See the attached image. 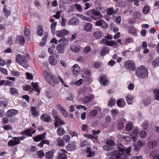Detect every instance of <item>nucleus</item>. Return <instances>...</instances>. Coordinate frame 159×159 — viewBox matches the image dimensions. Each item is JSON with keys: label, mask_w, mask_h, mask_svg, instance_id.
Segmentation results:
<instances>
[{"label": "nucleus", "mask_w": 159, "mask_h": 159, "mask_svg": "<svg viewBox=\"0 0 159 159\" xmlns=\"http://www.w3.org/2000/svg\"><path fill=\"white\" fill-rule=\"evenodd\" d=\"M102 149L103 150L106 151H109L110 150L113 149V148L111 146H109L107 144H106L102 147Z\"/></svg>", "instance_id": "5fc2aeb1"}, {"label": "nucleus", "mask_w": 159, "mask_h": 159, "mask_svg": "<svg viewBox=\"0 0 159 159\" xmlns=\"http://www.w3.org/2000/svg\"><path fill=\"white\" fill-rule=\"evenodd\" d=\"M55 59L53 56H50L49 58V61L50 64L55 65L56 64Z\"/></svg>", "instance_id": "a19ab883"}, {"label": "nucleus", "mask_w": 159, "mask_h": 159, "mask_svg": "<svg viewBox=\"0 0 159 159\" xmlns=\"http://www.w3.org/2000/svg\"><path fill=\"white\" fill-rule=\"evenodd\" d=\"M37 154L38 156L40 158L43 157L45 155L43 151L41 150L38 151L37 152Z\"/></svg>", "instance_id": "0e129e2a"}, {"label": "nucleus", "mask_w": 159, "mask_h": 159, "mask_svg": "<svg viewBox=\"0 0 159 159\" xmlns=\"http://www.w3.org/2000/svg\"><path fill=\"white\" fill-rule=\"evenodd\" d=\"M92 25L89 23H87L85 25L84 29V30L87 32L90 31L92 29Z\"/></svg>", "instance_id": "5701e85b"}, {"label": "nucleus", "mask_w": 159, "mask_h": 159, "mask_svg": "<svg viewBox=\"0 0 159 159\" xmlns=\"http://www.w3.org/2000/svg\"><path fill=\"white\" fill-rule=\"evenodd\" d=\"M57 107L64 116L65 117H67L68 116V114L66 111L64 110L63 107L61 104H58L57 105Z\"/></svg>", "instance_id": "4be33fe9"}, {"label": "nucleus", "mask_w": 159, "mask_h": 159, "mask_svg": "<svg viewBox=\"0 0 159 159\" xmlns=\"http://www.w3.org/2000/svg\"><path fill=\"white\" fill-rule=\"evenodd\" d=\"M35 132V131L32 129L29 130H26L24 131V134L27 135L28 136H31L32 134H34Z\"/></svg>", "instance_id": "f704fd0d"}, {"label": "nucleus", "mask_w": 159, "mask_h": 159, "mask_svg": "<svg viewBox=\"0 0 159 159\" xmlns=\"http://www.w3.org/2000/svg\"><path fill=\"white\" fill-rule=\"evenodd\" d=\"M135 74L139 78L146 79L148 76V70L143 65H141L138 67L135 70Z\"/></svg>", "instance_id": "f257e3e1"}, {"label": "nucleus", "mask_w": 159, "mask_h": 159, "mask_svg": "<svg viewBox=\"0 0 159 159\" xmlns=\"http://www.w3.org/2000/svg\"><path fill=\"white\" fill-rule=\"evenodd\" d=\"M52 113L55 119L54 125L56 128L65 124L63 120L60 118V117L57 115L56 111L54 110H53Z\"/></svg>", "instance_id": "423d86ee"}, {"label": "nucleus", "mask_w": 159, "mask_h": 159, "mask_svg": "<svg viewBox=\"0 0 159 159\" xmlns=\"http://www.w3.org/2000/svg\"><path fill=\"white\" fill-rule=\"evenodd\" d=\"M94 98V97L93 95H88L84 97L82 101L84 103H87L91 100H93Z\"/></svg>", "instance_id": "6ab92c4d"}, {"label": "nucleus", "mask_w": 159, "mask_h": 159, "mask_svg": "<svg viewBox=\"0 0 159 159\" xmlns=\"http://www.w3.org/2000/svg\"><path fill=\"white\" fill-rule=\"evenodd\" d=\"M63 139L66 143H68L70 139V136L69 135H65L63 136Z\"/></svg>", "instance_id": "680f3d73"}, {"label": "nucleus", "mask_w": 159, "mask_h": 159, "mask_svg": "<svg viewBox=\"0 0 159 159\" xmlns=\"http://www.w3.org/2000/svg\"><path fill=\"white\" fill-rule=\"evenodd\" d=\"M18 113V111L14 109L9 110L7 112V115L9 118H11L14 115L17 114Z\"/></svg>", "instance_id": "a211bd4d"}, {"label": "nucleus", "mask_w": 159, "mask_h": 159, "mask_svg": "<svg viewBox=\"0 0 159 159\" xmlns=\"http://www.w3.org/2000/svg\"><path fill=\"white\" fill-rule=\"evenodd\" d=\"M69 32L66 29H64L59 31H57L56 32V34L57 36L59 37H61L68 34Z\"/></svg>", "instance_id": "f8f14e48"}, {"label": "nucleus", "mask_w": 159, "mask_h": 159, "mask_svg": "<svg viewBox=\"0 0 159 159\" xmlns=\"http://www.w3.org/2000/svg\"><path fill=\"white\" fill-rule=\"evenodd\" d=\"M127 102L129 104H130L132 102L133 97L132 96L128 94L125 97Z\"/></svg>", "instance_id": "e433bc0d"}, {"label": "nucleus", "mask_w": 159, "mask_h": 159, "mask_svg": "<svg viewBox=\"0 0 159 159\" xmlns=\"http://www.w3.org/2000/svg\"><path fill=\"white\" fill-rule=\"evenodd\" d=\"M118 110L116 109H112L111 111V115L114 118L118 115Z\"/></svg>", "instance_id": "58836bf2"}, {"label": "nucleus", "mask_w": 159, "mask_h": 159, "mask_svg": "<svg viewBox=\"0 0 159 159\" xmlns=\"http://www.w3.org/2000/svg\"><path fill=\"white\" fill-rule=\"evenodd\" d=\"M57 81H59L58 83L60 82V81L61 84L65 87H68V86L67 85L65 84V82H64L63 80H62V79L59 76H58V77H57Z\"/></svg>", "instance_id": "09e8293b"}, {"label": "nucleus", "mask_w": 159, "mask_h": 159, "mask_svg": "<svg viewBox=\"0 0 159 159\" xmlns=\"http://www.w3.org/2000/svg\"><path fill=\"white\" fill-rule=\"evenodd\" d=\"M143 142L140 140L137 141V143H134V151L136 152H138L140 149L143 145Z\"/></svg>", "instance_id": "4468645a"}, {"label": "nucleus", "mask_w": 159, "mask_h": 159, "mask_svg": "<svg viewBox=\"0 0 159 159\" xmlns=\"http://www.w3.org/2000/svg\"><path fill=\"white\" fill-rule=\"evenodd\" d=\"M66 153L67 151L66 150H62L58 153V159H67Z\"/></svg>", "instance_id": "f3484780"}, {"label": "nucleus", "mask_w": 159, "mask_h": 159, "mask_svg": "<svg viewBox=\"0 0 159 159\" xmlns=\"http://www.w3.org/2000/svg\"><path fill=\"white\" fill-rule=\"evenodd\" d=\"M43 32V30L42 25H39L37 28V33L38 35L41 36Z\"/></svg>", "instance_id": "4c0bfd02"}, {"label": "nucleus", "mask_w": 159, "mask_h": 159, "mask_svg": "<svg viewBox=\"0 0 159 159\" xmlns=\"http://www.w3.org/2000/svg\"><path fill=\"white\" fill-rule=\"evenodd\" d=\"M106 144L109 146H111L113 148V146L114 145L115 143L112 139H109L107 140Z\"/></svg>", "instance_id": "a18cd8bd"}, {"label": "nucleus", "mask_w": 159, "mask_h": 159, "mask_svg": "<svg viewBox=\"0 0 159 159\" xmlns=\"http://www.w3.org/2000/svg\"><path fill=\"white\" fill-rule=\"evenodd\" d=\"M44 77L46 80L52 86H54L58 84L59 81H57V77L54 76L52 73L48 70H44L43 72Z\"/></svg>", "instance_id": "f03ea898"}, {"label": "nucleus", "mask_w": 159, "mask_h": 159, "mask_svg": "<svg viewBox=\"0 0 159 159\" xmlns=\"http://www.w3.org/2000/svg\"><path fill=\"white\" fill-rule=\"evenodd\" d=\"M31 85L34 90L38 92V94L39 95L40 92V90L39 88H38V83L37 82L35 83L32 82L31 83Z\"/></svg>", "instance_id": "473e14b6"}, {"label": "nucleus", "mask_w": 159, "mask_h": 159, "mask_svg": "<svg viewBox=\"0 0 159 159\" xmlns=\"http://www.w3.org/2000/svg\"><path fill=\"white\" fill-rule=\"evenodd\" d=\"M110 50L109 48L106 47H104L102 48L101 52V55L102 56H104L108 53L110 51Z\"/></svg>", "instance_id": "c85d7f7f"}, {"label": "nucleus", "mask_w": 159, "mask_h": 159, "mask_svg": "<svg viewBox=\"0 0 159 159\" xmlns=\"http://www.w3.org/2000/svg\"><path fill=\"white\" fill-rule=\"evenodd\" d=\"M152 66L154 67H157L159 66V58H157L152 62Z\"/></svg>", "instance_id": "3c124183"}, {"label": "nucleus", "mask_w": 159, "mask_h": 159, "mask_svg": "<svg viewBox=\"0 0 159 159\" xmlns=\"http://www.w3.org/2000/svg\"><path fill=\"white\" fill-rule=\"evenodd\" d=\"M88 12L91 13V14L95 16H99L100 18H102L103 17V15L101 14L100 11L97 10L93 9L88 11Z\"/></svg>", "instance_id": "dca6fc26"}, {"label": "nucleus", "mask_w": 159, "mask_h": 159, "mask_svg": "<svg viewBox=\"0 0 159 159\" xmlns=\"http://www.w3.org/2000/svg\"><path fill=\"white\" fill-rule=\"evenodd\" d=\"M132 129V125L131 123L128 124L126 127V129L128 131H131Z\"/></svg>", "instance_id": "338daca9"}, {"label": "nucleus", "mask_w": 159, "mask_h": 159, "mask_svg": "<svg viewBox=\"0 0 159 159\" xmlns=\"http://www.w3.org/2000/svg\"><path fill=\"white\" fill-rule=\"evenodd\" d=\"M116 102V101L115 98H111L108 101V105L110 107H112L113 106L115 105Z\"/></svg>", "instance_id": "2f4dec72"}, {"label": "nucleus", "mask_w": 159, "mask_h": 159, "mask_svg": "<svg viewBox=\"0 0 159 159\" xmlns=\"http://www.w3.org/2000/svg\"><path fill=\"white\" fill-rule=\"evenodd\" d=\"M133 16L135 20L139 19L141 17L140 12L137 11L133 13Z\"/></svg>", "instance_id": "ea45409f"}, {"label": "nucleus", "mask_w": 159, "mask_h": 159, "mask_svg": "<svg viewBox=\"0 0 159 159\" xmlns=\"http://www.w3.org/2000/svg\"><path fill=\"white\" fill-rule=\"evenodd\" d=\"M95 25L97 26H101L103 29H107L108 27V25L105 21L101 19L95 22Z\"/></svg>", "instance_id": "6e6552de"}, {"label": "nucleus", "mask_w": 159, "mask_h": 159, "mask_svg": "<svg viewBox=\"0 0 159 159\" xmlns=\"http://www.w3.org/2000/svg\"><path fill=\"white\" fill-rule=\"evenodd\" d=\"M139 135L140 137L142 138H144L146 136V133L144 131H141Z\"/></svg>", "instance_id": "774afa93"}, {"label": "nucleus", "mask_w": 159, "mask_h": 159, "mask_svg": "<svg viewBox=\"0 0 159 159\" xmlns=\"http://www.w3.org/2000/svg\"><path fill=\"white\" fill-rule=\"evenodd\" d=\"M149 7L148 6H145L143 9V13L144 14H147L149 12Z\"/></svg>", "instance_id": "bf43d9fd"}, {"label": "nucleus", "mask_w": 159, "mask_h": 159, "mask_svg": "<svg viewBox=\"0 0 159 159\" xmlns=\"http://www.w3.org/2000/svg\"><path fill=\"white\" fill-rule=\"evenodd\" d=\"M124 66L126 70L131 71H134L136 68L135 63L131 60L126 61L124 63Z\"/></svg>", "instance_id": "39448f33"}, {"label": "nucleus", "mask_w": 159, "mask_h": 159, "mask_svg": "<svg viewBox=\"0 0 159 159\" xmlns=\"http://www.w3.org/2000/svg\"><path fill=\"white\" fill-rule=\"evenodd\" d=\"M102 43L111 47H112L114 46H116L117 45V43L114 40L108 41L105 39L103 38L102 39Z\"/></svg>", "instance_id": "1a4fd4ad"}, {"label": "nucleus", "mask_w": 159, "mask_h": 159, "mask_svg": "<svg viewBox=\"0 0 159 159\" xmlns=\"http://www.w3.org/2000/svg\"><path fill=\"white\" fill-rule=\"evenodd\" d=\"M125 102L122 98L119 99L117 101V105L119 107H124L125 106Z\"/></svg>", "instance_id": "bb28decb"}, {"label": "nucleus", "mask_w": 159, "mask_h": 159, "mask_svg": "<svg viewBox=\"0 0 159 159\" xmlns=\"http://www.w3.org/2000/svg\"><path fill=\"white\" fill-rule=\"evenodd\" d=\"M57 81H59L58 83L60 82V81L61 84L65 87H68V86L67 85L65 84V82H64L63 80H62V79L59 76H58V77H57Z\"/></svg>", "instance_id": "de8ad7c7"}, {"label": "nucleus", "mask_w": 159, "mask_h": 159, "mask_svg": "<svg viewBox=\"0 0 159 159\" xmlns=\"http://www.w3.org/2000/svg\"><path fill=\"white\" fill-rule=\"evenodd\" d=\"M55 48V45L54 44L52 45L51 47L49 48H48V52H49V53L50 54H52V53L53 52V50Z\"/></svg>", "instance_id": "69168bd1"}, {"label": "nucleus", "mask_w": 159, "mask_h": 159, "mask_svg": "<svg viewBox=\"0 0 159 159\" xmlns=\"http://www.w3.org/2000/svg\"><path fill=\"white\" fill-rule=\"evenodd\" d=\"M40 119L43 122H48L50 120L51 117L48 115L43 114L41 116Z\"/></svg>", "instance_id": "393cba45"}, {"label": "nucleus", "mask_w": 159, "mask_h": 159, "mask_svg": "<svg viewBox=\"0 0 159 159\" xmlns=\"http://www.w3.org/2000/svg\"><path fill=\"white\" fill-rule=\"evenodd\" d=\"M57 142V145L60 147H63L65 146V144L63 140L61 137H58L56 139Z\"/></svg>", "instance_id": "c756f323"}, {"label": "nucleus", "mask_w": 159, "mask_h": 159, "mask_svg": "<svg viewBox=\"0 0 159 159\" xmlns=\"http://www.w3.org/2000/svg\"><path fill=\"white\" fill-rule=\"evenodd\" d=\"M102 34L100 31H97L93 33V36L96 39H100L102 37Z\"/></svg>", "instance_id": "72a5a7b5"}, {"label": "nucleus", "mask_w": 159, "mask_h": 159, "mask_svg": "<svg viewBox=\"0 0 159 159\" xmlns=\"http://www.w3.org/2000/svg\"><path fill=\"white\" fill-rule=\"evenodd\" d=\"M98 114V111L96 110H93L89 113V116L91 117H95Z\"/></svg>", "instance_id": "4d7b16f0"}, {"label": "nucleus", "mask_w": 159, "mask_h": 159, "mask_svg": "<svg viewBox=\"0 0 159 159\" xmlns=\"http://www.w3.org/2000/svg\"><path fill=\"white\" fill-rule=\"evenodd\" d=\"M70 49L73 52H78L80 51L81 47L79 45L74 44L70 47Z\"/></svg>", "instance_id": "b1692460"}, {"label": "nucleus", "mask_w": 159, "mask_h": 159, "mask_svg": "<svg viewBox=\"0 0 159 159\" xmlns=\"http://www.w3.org/2000/svg\"><path fill=\"white\" fill-rule=\"evenodd\" d=\"M61 43V44H68L69 43V41L67 39H66V38L64 37H62L61 39H60L58 40L59 43Z\"/></svg>", "instance_id": "79ce46f5"}, {"label": "nucleus", "mask_w": 159, "mask_h": 159, "mask_svg": "<svg viewBox=\"0 0 159 159\" xmlns=\"http://www.w3.org/2000/svg\"><path fill=\"white\" fill-rule=\"evenodd\" d=\"M80 17L81 19L83 20H85L89 22L92 21V19L90 17H86L82 15H81L80 16Z\"/></svg>", "instance_id": "8fccbe9b"}, {"label": "nucleus", "mask_w": 159, "mask_h": 159, "mask_svg": "<svg viewBox=\"0 0 159 159\" xmlns=\"http://www.w3.org/2000/svg\"><path fill=\"white\" fill-rule=\"evenodd\" d=\"M100 82L101 85L105 86L108 83L107 78L106 75H103L101 76L100 78Z\"/></svg>", "instance_id": "2eb2a0df"}, {"label": "nucleus", "mask_w": 159, "mask_h": 159, "mask_svg": "<svg viewBox=\"0 0 159 159\" xmlns=\"http://www.w3.org/2000/svg\"><path fill=\"white\" fill-rule=\"evenodd\" d=\"M18 39L20 41V45L23 44L25 43V39L23 37L19 36L18 37Z\"/></svg>", "instance_id": "e2e57ef3"}, {"label": "nucleus", "mask_w": 159, "mask_h": 159, "mask_svg": "<svg viewBox=\"0 0 159 159\" xmlns=\"http://www.w3.org/2000/svg\"><path fill=\"white\" fill-rule=\"evenodd\" d=\"M157 142L155 141H151L148 143V146L150 148H153L155 147L157 145Z\"/></svg>", "instance_id": "c03bdc74"}, {"label": "nucleus", "mask_w": 159, "mask_h": 159, "mask_svg": "<svg viewBox=\"0 0 159 159\" xmlns=\"http://www.w3.org/2000/svg\"><path fill=\"white\" fill-rule=\"evenodd\" d=\"M16 61L19 65L26 68L28 66V64L25 57L20 54H18L16 56Z\"/></svg>", "instance_id": "20e7f679"}, {"label": "nucleus", "mask_w": 159, "mask_h": 159, "mask_svg": "<svg viewBox=\"0 0 159 159\" xmlns=\"http://www.w3.org/2000/svg\"><path fill=\"white\" fill-rule=\"evenodd\" d=\"M44 144H46L48 145L50 144V142L47 140H43L41 141V142L38 144V145L39 146H43V145Z\"/></svg>", "instance_id": "13d9d810"}, {"label": "nucleus", "mask_w": 159, "mask_h": 159, "mask_svg": "<svg viewBox=\"0 0 159 159\" xmlns=\"http://www.w3.org/2000/svg\"><path fill=\"white\" fill-rule=\"evenodd\" d=\"M65 132V130L61 127H59L57 130V134L59 136L64 134Z\"/></svg>", "instance_id": "c9c22d12"}, {"label": "nucleus", "mask_w": 159, "mask_h": 159, "mask_svg": "<svg viewBox=\"0 0 159 159\" xmlns=\"http://www.w3.org/2000/svg\"><path fill=\"white\" fill-rule=\"evenodd\" d=\"M25 137L21 136L19 137H15L9 141L8 143V145L10 146H13L19 144L20 140H23L25 139Z\"/></svg>", "instance_id": "0eeeda50"}, {"label": "nucleus", "mask_w": 159, "mask_h": 159, "mask_svg": "<svg viewBox=\"0 0 159 159\" xmlns=\"http://www.w3.org/2000/svg\"><path fill=\"white\" fill-rule=\"evenodd\" d=\"M79 24V21L77 18L76 16L73 17L68 22V25L73 26H76Z\"/></svg>", "instance_id": "9b49d317"}, {"label": "nucleus", "mask_w": 159, "mask_h": 159, "mask_svg": "<svg viewBox=\"0 0 159 159\" xmlns=\"http://www.w3.org/2000/svg\"><path fill=\"white\" fill-rule=\"evenodd\" d=\"M86 152L88 154L87 156V157L89 158H90L91 157H93L95 153L94 151L91 150L90 148H87L86 150Z\"/></svg>", "instance_id": "7c9ffc66"}, {"label": "nucleus", "mask_w": 159, "mask_h": 159, "mask_svg": "<svg viewBox=\"0 0 159 159\" xmlns=\"http://www.w3.org/2000/svg\"><path fill=\"white\" fill-rule=\"evenodd\" d=\"M76 143H69L66 146V149L68 151H72L76 149Z\"/></svg>", "instance_id": "412c9836"}, {"label": "nucleus", "mask_w": 159, "mask_h": 159, "mask_svg": "<svg viewBox=\"0 0 159 159\" xmlns=\"http://www.w3.org/2000/svg\"><path fill=\"white\" fill-rule=\"evenodd\" d=\"M71 70L73 75L75 76H76L79 74L80 69L78 64H75L72 66Z\"/></svg>", "instance_id": "9d476101"}, {"label": "nucleus", "mask_w": 159, "mask_h": 159, "mask_svg": "<svg viewBox=\"0 0 159 159\" xmlns=\"http://www.w3.org/2000/svg\"><path fill=\"white\" fill-rule=\"evenodd\" d=\"M82 130L83 131L87 133L88 132V127L86 124H84L82 126Z\"/></svg>", "instance_id": "052dcab7"}, {"label": "nucleus", "mask_w": 159, "mask_h": 159, "mask_svg": "<svg viewBox=\"0 0 159 159\" xmlns=\"http://www.w3.org/2000/svg\"><path fill=\"white\" fill-rule=\"evenodd\" d=\"M39 112L36 111V108L35 107H32L31 108V114L34 117H36L39 115Z\"/></svg>", "instance_id": "a878e982"}, {"label": "nucleus", "mask_w": 159, "mask_h": 159, "mask_svg": "<svg viewBox=\"0 0 159 159\" xmlns=\"http://www.w3.org/2000/svg\"><path fill=\"white\" fill-rule=\"evenodd\" d=\"M68 44H59L57 47V50L58 53H63L65 51V48Z\"/></svg>", "instance_id": "ddd939ff"}, {"label": "nucleus", "mask_w": 159, "mask_h": 159, "mask_svg": "<svg viewBox=\"0 0 159 159\" xmlns=\"http://www.w3.org/2000/svg\"><path fill=\"white\" fill-rule=\"evenodd\" d=\"M153 93L155 99L159 100V90L157 89H155L153 91Z\"/></svg>", "instance_id": "37998d69"}, {"label": "nucleus", "mask_w": 159, "mask_h": 159, "mask_svg": "<svg viewBox=\"0 0 159 159\" xmlns=\"http://www.w3.org/2000/svg\"><path fill=\"white\" fill-rule=\"evenodd\" d=\"M3 10L4 13L5 15L7 17L8 16L10 15V11L7 10L6 9V6H4L3 7Z\"/></svg>", "instance_id": "6e6d98bb"}, {"label": "nucleus", "mask_w": 159, "mask_h": 159, "mask_svg": "<svg viewBox=\"0 0 159 159\" xmlns=\"http://www.w3.org/2000/svg\"><path fill=\"white\" fill-rule=\"evenodd\" d=\"M151 102V100L149 98H145L143 100V104L145 105L150 104Z\"/></svg>", "instance_id": "603ef678"}, {"label": "nucleus", "mask_w": 159, "mask_h": 159, "mask_svg": "<svg viewBox=\"0 0 159 159\" xmlns=\"http://www.w3.org/2000/svg\"><path fill=\"white\" fill-rule=\"evenodd\" d=\"M25 34L26 38L29 39L30 35V32L29 29L25 28Z\"/></svg>", "instance_id": "864d4df0"}, {"label": "nucleus", "mask_w": 159, "mask_h": 159, "mask_svg": "<svg viewBox=\"0 0 159 159\" xmlns=\"http://www.w3.org/2000/svg\"><path fill=\"white\" fill-rule=\"evenodd\" d=\"M54 156V153L52 151L47 152L45 154V157L46 159H52Z\"/></svg>", "instance_id": "cd10ccee"}, {"label": "nucleus", "mask_w": 159, "mask_h": 159, "mask_svg": "<svg viewBox=\"0 0 159 159\" xmlns=\"http://www.w3.org/2000/svg\"><path fill=\"white\" fill-rule=\"evenodd\" d=\"M117 147L120 151L117 150H113L111 152L115 159H121L123 158V157L125 154V148L120 143L117 145Z\"/></svg>", "instance_id": "7ed1b4c3"}, {"label": "nucleus", "mask_w": 159, "mask_h": 159, "mask_svg": "<svg viewBox=\"0 0 159 159\" xmlns=\"http://www.w3.org/2000/svg\"><path fill=\"white\" fill-rule=\"evenodd\" d=\"M46 133L40 134L39 135L36 136L35 137H33V139L34 141L35 142H39L40 141L45 139Z\"/></svg>", "instance_id": "aec40b11"}, {"label": "nucleus", "mask_w": 159, "mask_h": 159, "mask_svg": "<svg viewBox=\"0 0 159 159\" xmlns=\"http://www.w3.org/2000/svg\"><path fill=\"white\" fill-rule=\"evenodd\" d=\"M10 89V93L12 95H15L18 94V91L16 89L14 88H11Z\"/></svg>", "instance_id": "49530a36"}]
</instances>
